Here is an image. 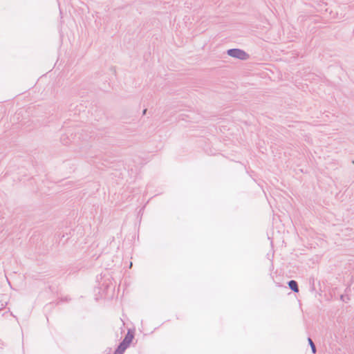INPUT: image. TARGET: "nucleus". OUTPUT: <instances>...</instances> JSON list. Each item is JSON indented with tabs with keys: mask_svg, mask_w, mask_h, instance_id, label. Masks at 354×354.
Listing matches in <instances>:
<instances>
[{
	"mask_svg": "<svg viewBox=\"0 0 354 354\" xmlns=\"http://www.w3.org/2000/svg\"><path fill=\"white\" fill-rule=\"evenodd\" d=\"M227 55L243 61L248 59L250 57V55L245 51L239 48L228 49L227 50Z\"/></svg>",
	"mask_w": 354,
	"mask_h": 354,
	"instance_id": "obj_1",
	"label": "nucleus"
},
{
	"mask_svg": "<svg viewBox=\"0 0 354 354\" xmlns=\"http://www.w3.org/2000/svg\"><path fill=\"white\" fill-rule=\"evenodd\" d=\"M135 331L132 329H128L127 334L125 335L124 339L120 342L122 344H123L127 348H129L134 339Z\"/></svg>",
	"mask_w": 354,
	"mask_h": 354,
	"instance_id": "obj_2",
	"label": "nucleus"
},
{
	"mask_svg": "<svg viewBox=\"0 0 354 354\" xmlns=\"http://www.w3.org/2000/svg\"><path fill=\"white\" fill-rule=\"evenodd\" d=\"M288 287L289 288L293 291L294 292H299V285H298V283L297 281L295 280H290L288 282Z\"/></svg>",
	"mask_w": 354,
	"mask_h": 354,
	"instance_id": "obj_3",
	"label": "nucleus"
},
{
	"mask_svg": "<svg viewBox=\"0 0 354 354\" xmlns=\"http://www.w3.org/2000/svg\"><path fill=\"white\" fill-rule=\"evenodd\" d=\"M127 348L122 344L120 342L115 348L113 354H123Z\"/></svg>",
	"mask_w": 354,
	"mask_h": 354,
	"instance_id": "obj_4",
	"label": "nucleus"
},
{
	"mask_svg": "<svg viewBox=\"0 0 354 354\" xmlns=\"http://www.w3.org/2000/svg\"><path fill=\"white\" fill-rule=\"evenodd\" d=\"M308 344L310 345V346L311 348L313 353L315 354L316 352H317L316 346H315V343L313 342V341L312 340V339L310 337L308 338Z\"/></svg>",
	"mask_w": 354,
	"mask_h": 354,
	"instance_id": "obj_5",
	"label": "nucleus"
},
{
	"mask_svg": "<svg viewBox=\"0 0 354 354\" xmlns=\"http://www.w3.org/2000/svg\"><path fill=\"white\" fill-rule=\"evenodd\" d=\"M60 140H61V142H62V144L64 145H68L71 142V140L68 138V137L66 135L62 136Z\"/></svg>",
	"mask_w": 354,
	"mask_h": 354,
	"instance_id": "obj_6",
	"label": "nucleus"
},
{
	"mask_svg": "<svg viewBox=\"0 0 354 354\" xmlns=\"http://www.w3.org/2000/svg\"><path fill=\"white\" fill-rule=\"evenodd\" d=\"M345 297H346L347 299H349V298L347 297V296H345L344 295H342L341 297H340V299L341 300H342L343 301H345Z\"/></svg>",
	"mask_w": 354,
	"mask_h": 354,
	"instance_id": "obj_7",
	"label": "nucleus"
},
{
	"mask_svg": "<svg viewBox=\"0 0 354 354\" xmlns=\"http://www.w3.org/2000/svg\"><path fill=\"white\" fill-rule=\"evenodd\" d=\"M147 109H145L143 110V111H142V114H143V115H145V114H146V113H147Z\"/></svg>",
	"mask_w": 354,
	"mask_h": 354,
	"instance_id": "obj_8",
	"label": "nucleus"
},
{
	"mask_svg": "<svg viewBox=\"0 0 354 354\" xmlns=\"http://www.w3.org/2000/svg\"><path fill=\"white\" fill-rule=\"evenodd\" d=\"M63 301H68L67 298H65L64 299H62Z\"/></svg>",
	"mask_w": 354,
	"mask_h": 354,
	"instance_id": "obj_9",
	"label": "nucleus"
}]
</instances>
